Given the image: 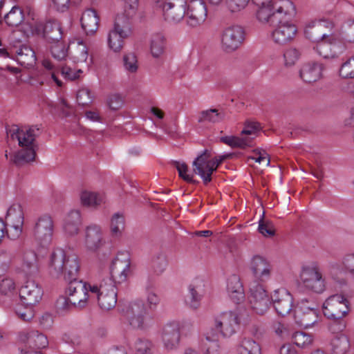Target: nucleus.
I'll use <instances>...</instances> for the list:
<instances>
[{"instance_id":"nucleus-1","label":"nucleus","mask_w":354,"mask_h":354,"mask_svg":"<svg viewBox=\"0 0 354 354\" xmlns=\"http://www.w3.org/2000/svg\"><path fill=\"white\" fill-rule=\"evenodd\" d=\"M39 131L37 126L19 128L13 125L7 129V136L12 140H17L19 149L12 157L11 161L17 166L35 160L36 156V141Z\"/></svg>"},{"instance_id":"nucleus-2","label":"nucleus","mask_w":354,"mask_h":354,"mask_svg":"<svg viewBox=\"0 0 354 354\" xmlns=\"http://www.w3.org/2000/svg\"><path fill=\"white\" fill-rule=\"evenodd\" d=\"M256 5L257 19L263 24L273 26L280 19L293 18L296 14L295 6L290 0H272Z\"/></svg>"},{"instance_id":"nucleus-3","label":"nucleus","mask_w":354,"mask_h":354,"mask_svg":"<svg viewBox=\"0 0 354 354\" xmlns=\"http://www.w3.org/2000/svg\"><path fill=\"white\" fill-rule=\"evenodd\" d=\"M80 264L77 256L71 251L61 248L55 249L51 254L49 272L54 277L63 275L65 280L77 276Z\"/></svg>"},{"instance_id":"nucleus-4","label":"nucleus","mask_w":354,"mask_h":354,"mask_svg":"<svg viewBox=\"0 0 354 354\" xmlns=\"http://www.w3.org/2000/svg\"><path fill=\"white\" fill-rule=\"evenodd\" d=\"M239 324V317L232 311H225L216 315L214 318V327L208 329L204 334L205 339L218 347L219 335L230 337L236 332Z\"/></svg>"},{"instance_id":"nucleus-5","label":"nucleus","mask_w":354,"mask_h":354,"mask_svg":"<svg viewBox=\"0 0 354 354\" xmlns=\"http://www.w3.org/2000/svg\"><path fill=\"white\" fill-rule=\"evenodd\" d=\"M77 277L71 278L66 290L67 297H60L57 300V306L63 310L72 308H82L86 306L88 297H91L89 291V283L77 280Z\"/></svg>"},{"instance_id":"nucleus-6","label":"nucleus","mask_w":354,"mask_h":354,"mask_svg":"<svg viewBox=\"0 0 354 354\" xmlns=\"http://www.w3.org/2000/svg\"><path fill=\"white\" fill-rule=\"evenodd\" d=\"M147 306L142 300H136L129 306L126 317L130 325L134 328H143L146 327L151 317L147 308H154L159 303V297L153 292H149L147 295Z\"/></svg>"},{"instance_id":"nucleus-7","label":"nucleus","mask_w":354,"mask_h":354,"mask_svg":"<svg viewBox=\"0 0 354 354\" xmlns=\"http://www.w3.org/2000/svg\"><path fill=\"white\" fill-rule=\"evenodd\" d=\"M350 303L343 295L335 294L328 297L323 304V313L329 319L337 321L338 330L345 328L343 318L349 311Z\"/></svg>"},{"instance_id":"nucleus-8","label":"nucleus","mask_w":354,"mask_h":354,"mask_svg":"<svg viewBox=\"0 0 354 354\" xmlns=\"http://www.w3.org/2000/svg\"><path fill=\"white\" fill-rule=\"evenodd\" d=\"M261 130V127L259 122L246 121L239 136H223L220 138V140L232 148L244 149L252 147L253 141Z\"/></svg>"},{"instance_id":"nucleus-9","label":"nucleus","mask_w":354,"mask_h":354,"mask_svg":"<svg viewBox=\"0 0 354 354\" xmlns=\"http://www.w3.org/2000/svg\"><path fill=\"white\" fill-rule=\"evenodd\" d=\"M91 297L97 298L99 306L104 310L113 309L117 303L115 284L111 279L102 280L99 285L89 286Z\"/></svg>"},{"instance_id":"nucleus-10","label":"nucleus","mask_w":354,"mask_h":354,"mask_svg":"<svg viewBox=\"0 0 354 354\" xmlns=\"http://www.w3.org/2000/svg\"><path fill=\"white\" fill-rule=\"evenodd\" d=\"M301 284L306 289L317 293L325 290V279L317 263H311L301 267L299 274Z\"/></svg>"},{"instance_id":"nucleus-11","label":"nucleus","mask_w":354,"mask_h":354,"mask_svg":"<svg viewBox=\"0 0 354 354\" xmlns=\"http://www.w3.org/2000/svg\"><path fill=\"white\" fill-rule=\"evenodd\" d=\"M130 33L128 20L123 17H118L113 28L109 31L107 37L109 48L115 53H120L124 47V39Z\"/></svg>"},{"instance_id":"nucleus-12","label":"nucleus","mask_w":354,"mask_h":354,"mask_svg":"<svg viewBox=\"0 0 354 354\" xmlns=\"http://www.w3.org/2000/svg\"><path fill=\"white\" fill-rule=\"evenodd\" d=\"M153 6L160 8L165 20L178 23L185 16L186 0H153Z\"/></svg>"},{"instance_id":"nucleus-13","label":"nucleus","mask_w":354,"mask_h":354,"mask_svg":"<svg viewBox=\"0 0 354 354\" xmlns=\"http://www.w3.org/2000/svg\"><path fill=\"white\" fill-rule=\"evenodd\" d=\"M245 39V32L240 26H230L224 28L221 35V44L223 50L232 53L238 49Z\"/></svg>"},{"instance_id":"nucleus-14","label":"nucleus","mask_w":354,"mask_h":354,"mask_svg":"<svg viewBox=\"0 0 354 354\" xmlns=\"http://www.w3.org/2000/svg\"><path fill=\"white\" fill-rule=\"evenodd\" d=\"M54 232V222L48 214L39 216L32 228V236L35 241L41 246L50 243Z\"/></svg>"},{"instance_id":"nucleus-15","label":"nucleus","mask_w":354,"mask_h":354,"mask_svg":"<svg viewBox=\"0 0 354 354\" xmlns=\"http://www.w3.org/2000/svg\"><path fill=\"white\" fill-rule=\"evenodd\" d=\"M279 21L273 25L275 27L272 31L271 38L275 44L285 45L295 39L297 34V28L290 19Z\"/></svg>"},{"instance_id":"nucleus-16","label":"nucleus","mask_w":354,"mask_h":354,"mask_svg":"<svg viewBox=\"0 0 354 354\" xmlns=\"http://www.w3.org/2000/svg\"><path fill=\"white\" fill-rule=\"evenodd\" d=\"M6 220L8 237L11 239L19 238L22 233L24 220L21 205L18 203L12 205L8 209Z\"/></svg>"},{"instance_id":"nucleus-17","label":"nucleus","mask_w":354,"mask_h":354,"mask_svg":"<svg viewBox=\"0 0 354 354\" xmlns=\"http://www.w3.org/2000/svg\"><path fill=\"white\" fill-rule=\"evenodd\" d=\"M131 258L127 252L118 254L111 266L110 278L113 283L125 282L131 274Z\"/></svg>"},{"instance_id":"nucleus-18","label":"nucleus","mask_w":354,"mask_h":354,"mask_svg":"<svg viewBox=\"0 0 354 354\" xmlns=\"http://www.w3.org/2000/svg\"><path fill=\"white\" fill-rule=\"evenodd\" d=\"M249 301L254 312L263 315L270 306V299L263 285L254 282L250 288Z\"/></svg>"},{"instance_id":"nucleus-19","label":"nucleus","mask_w":354,"mask_h":354,"mask_svg":"<svg viewBox=\"0 0 354 354\" xmlns=\"http://www.w3.org/2000/svg\"><path fill=\"white\" fill-rule=\"evenodd\" d=\"M192 167L193 172L202 178L204 184L212 181V176L216 170L210 151L204 150L194 160Z\"/></svg>"},{"instance_id":"nucleus-20","label":"nucleus","mask_w":354,"mask_h":354,"mask_svg":"<svg viewBox=\"0 0 354 354\" xmlns=\"http://www.w3.org/2000/svg\"><path fill=\"white\" fill-rule=\"evenodd\" d=\"M186 23L192 28L201 26L207 16V6L203 0H191L185 12Z\"/></svg>"},{"instance_id":"nucleus-21","label":"nucleus","mask_w":354,"mask_h":354,"mask_svg":"<svg viewBox=\"0 0 354 354\" xmlns=\"http://www.w3.org/2000/svg\"><path fill=\"white\" fill-rule=\"evenodd\" d=\"M333 28L331 22L320 20L309 23L305 28V37L313 42H319L330 35Z\"/></svg>"},{"instance_id":"nucleus-22","label":"nucleus","mask_w":354,"mask_h":354,"mask_svg":"<svg viewBox=\"0 0 354 354\" xmlns=\"http://www.w3.org/2000/svg\"><path fill=\"white\" fill-rule=\"evenodd\" d=\"M104 244L105 239L100 225L91 224L85 228L84 245L87 250L96 252Z\"/></svg>"},{"instance_id":"nucleus-23","label":"nucleus","mask_w":354,"mask_h":354,"mask_svg":"<svg viewBox=\"0 0 354 354\" xmlns=\"http://www.w3.org/2000/svg\"><path fill=\"white\" fill-rule=\"evenodd\" d=\"M32 32L42 35L48 42L58 41L62 38V27L59 21L50 20L44 25L35 22Z\"/></svg>"},{"instance_id":"nucleus-24","label":"nucleus","mask_w":354,"mask_h":354,"mask_svg":"<svg viewBox=\"0 0 354 354\" xmlns=\"http://www.w3.org/2000/svg\"><path fill=\"white\" fill-rule=\"evenodd\" d=\"M41 287L34 280H27L19 290V296L23 304L32 306L37 304L42 297Z\"/></svg>"},{"instance_id":"nucleus-25","label":"nucleus","mask_w":354,"mask_h":354,"mask_svg":"<svg viewBox=\"0 0 354 354\" xmlns=\"http://www.w3.org/2000/svg\"><path fill=\"white\" fill-rule=\"evenodd\" d=\"M295 320L304 328H310L318 322L319 315L317 309L301 304L295 310Z\"/></svg>"},{"instance_id":"nucleus-26","label":"nucleus","mask_w":354,"mask_h":354,"mask_svg":"<svg viewBox=\"0 0 354 354\" xmlns=\"http://www.w3.org/2000/svg\"><path fill=\"white\" fill-rule=\"evenodd\" d=\"M272 301L277 313L281 316L289 314L292 308V297L285 288L275 290L272 295Z\"/></svg>"},{"instance_id":"nucleus-27","label":"nucleus","mask_w":354,"mask_h":354,"mask_svg":"<svg viewBox=\"0 0 354 354\" xmlns=\"http://www.w3.org/2000/svg\"><path fill=\"white\" fill-rule=\"evenodd\" d=\"M250 269L257 280L263 282L270 278L272 267L266 258L256 255L250 261Z\"/></svg>"},{"instance_id":"nucleus-28","label":"nucleus","mask_w":354,"mask_h":354,"mask_svg":"<svg viewBox=\"0 0 354 354\" xmlns=\"http://www.w3.org/2000/svg\"><path fill=\"white\" fill-rule=\"evenodd\" d=\"M19 340L25 344L26 348L24 351L39 350L46 347L48 344L47 337L37 330L23 331L19 333Z\"/></svg>"},{"instance_id":"nucleus-29","label":"nucleus","mask_w":354,"mask_h":354,"mask_svg":"<svg viewBox=\"0 0 354 354\" xmlns=\"http://www.w3.org/2000/svg\"><path fill=\"white\" fill-rule=\"evenodd\" d=\"M162 338L164 346L167 350L176 349L179 345L180 339L179 324L176 322L167 324L162 329Z\"/></svg>"},{"instance_id":"nucleus-30","label":"nucleus","mask_w":354,"mask_h":354,"mask_svg":"<svg viewBox=\"0 0 354 354\" xmlns=\"http://www.w3.org/2000/svg\"><path fill=\"white\" fill-rule=\"evenodd\" d=\"M323 66L315 62L304 63L299 70V77L306 83H313L322 77Z\"/></svg>"},{"instance_id":"nucleus-31","label":"nucleus","mask_w":354,"mask_h":354,"mask_svg":"<svg viewBox=\"0 0 354 354\" xmlns=\"http://www.w3.org/2000/svg\"><path fill=\"white\" fill-rule=\"evenodd\" d=\"M205 282L200 279H194L189 286V294L185 302L191 308L196 309L200 306V301L204 293Z\"/></svg>"},{"instance_id":"nucleus-32","label":"nucleus","mask_w":354,"mask_h":354,"mask_svg":"<svg viewBox=\"0 0 354 354\" xmlns=\"http://www.w3.org/2000/svg\"><path fill=\"white\" fill-rule=\"evenodd\" d=\"M337 40L330 34L328 37L317 42L316 50L318 54L325 59L333 58L337 56Z\"/></svg>"},{"instance_id":"nucleus-33","label":"nucleus","mask_w":354,"mask_h":354,"mask_svg":"<svg viewBox=\"0 0 354 354\" xmlns=\"http://www.w3.org/2000/svg\"><path fill=\"white\" fill-rule=\"evenodd\" d=\"M227 290L231 299L236 304L243 301L244 290L240 279L236 275H232L227 279Z\"/></svg>"},{"instance_id":"nucleus-34","label":"nucleus","mask_w":354,"mask_h":354,"mask_svg":"<svg viewBox=\"0 0 354 354\" xmlns=\"http://www.w3.org/2000/svg\"><path fill=\"white\" fill-rule=\"evenodd\" d=\"M81 25L87 35L95 32L99 25V17L96 11L93 9L85 10L81 17Z\"/></svg>"},{"instance_id":"nucleus-35","label":"nucleus","mask_w":354,"mask_h":354,"mask_svg":"<svg viewBox=\"0 0 354 354\" xmlns=\"http://www.w3.org/2000/svg\"><path fill=\"white\" fill-rule=\"evenodd\" d=\"M37 271V255L32 250L25 251L21 256V263L18 272L31 275Z\"/></svg>"},{"instance_id":"nucleus-36","label":"nucleus","mask_w":354,"mask_h":354,"mask_svg":"<svg viewBox=\"0 0 354 354\" xmlns=\"http://www.w3.org/2000/svg\"><path fill=\"white\" fill-rule=\"evenodd\" d=\"M17 62L24 67H30L36 62L35 51L27 46H21L15 51Z\"/></svg>"},{"instance_id":"nucleus-37","label":"nucleus","mask_w":354,"mask_h":354,"mask_svg":"<svg viewBox=\"0 0 354 354\" xmlns=\"http://www.w3.org/2000/svg\"><path fill=\"white\" fill-rule=\"evenodd\" d=\"M81 204L88 207H97L104 203V196L102 194L89 190H82L80 194Z\"/></svg>"},{"instance_id":"nucleus-38","label":"nucleus","mask_w":354,"mask_h":354,"mask_svg":"<svg viewBox=\"0 0 354 354\" xmlns=\"http://www.w3.org/2000/svg\"><path fill=\"white\" fill-rule=\"evenodd\" d=\"M166 47L165 37L160 32L153 34L150 39V53L155 58L161 57L165 53Z\"/></svg>"},{"instance_id":"nucleus-39","label":"nucleus","mask_w":354,"mask_h":354,"mask_svg":"<svg viewBox=\"0 0 354 354\" xmlns=\"http://www.w3.org/2000/svg\"><path fill=\"white\" fill-rule=\"evenodd\" d=\"M237 352L239 354H261V348L253 338L244 337L237 346Z\"/></svg>"},{"instance_id":"nucleus-40","label":"nucleus","mask_w":354,"mask_h":354,"mask_svg":"<svg viewBox=\"0 0 354 354\" xmlns=\"http://www.w3.org/2000/svg\"><path fill=\"white\" fill-rule=\"evenodd\" d=\"M81 224V215L78 211H71L67 216L64 229L69 236H73L78 233Z\"/></svg>"},{"instance_id":"nucleus-41","label":"nucleus","mask_w":354,"mask_h":354,"mask_svg":"<svg viewBox=\"0 0 354 354\" xmlns=\"http://www.w3.org/2000/svg\"><path fill=\"white\" fill-rule=\"evenodd\" d=\"M122 66L127 74H136L139 68L138 59L136 53H125L122 58Z\"/></svg>"},{"instance_id":"nucleus-42","label":"nucleus","mask_w":354,"mask_h":354,"mask_svg":"<svg viewBox=\"0 0 354 354\" xmlns=\"http://www.w3.org/2000/svg\"><path fill=\"white\" fill-rule=\"evenodd\" d=\"M332 271L349 272L354 275V254L345 255L340 262L331 264Z\"/></svg>"},{"instance_id":"nucleus-43","label":"nucleus","mask_w":354,"mask_h":354,"mask_svg":"<svg viewBox=\"0 0 354 354\" xmlns=\"http://www.w3.org/2000/svg\"><path fill=\"white\" fill-rule=\"evenodd\" d=\"M125 227V220L123 214L115 213L110 220V232L113 237L121 236Z\"/></svg>"},{"instance_id":"nucleus-44","label":"nucleus","mask_w":354,"mask_h":354,"mask_svg":"<svg viewBox=\"0 0 354 354\" xmlns=\"http://www.w3.org/2000/svg\"><path fill=\"white\" fill-rule=\"evenodd\" d=\"M225 114L216 109L203 111L198 118L199 122L218 123L224 119Z\"/></svg>"},{"instance_id":"nucleus-45","label":"nucleus","mask_w":354,"mask_h":354,"mask_svg":"<svg viewBox=\"0 0 354 354\" xmlns=\"http://www.w3.org/2000/svg\"><path fill=\"white\" fill-rule=\"evenodd\" d=\"M4 20L9 26H17L24 20V12L20 7L13 6L10 12L5 15Z\"/></svg>"},{"instance_id":"nucleus-46","label":"nucleus","mask_w":354,"mask_h":354,"mask_svg":"<svg viewBox=\"0 0 354 354\" xmlns=\"http://www.w3.org/2000/svg\"><path fill=\"white\" fill-rule=\"evenodd\" d=\"M330 345L333 353L342 354L349 348V341L346 335L340 333L333 338Z\"/></svg>"},{"instance_id":"nucleus-47","label":"nucleus","mask_w":354,"mask_h":354,"mask_svg":"<svg viewBox=\"0 0 354 354\" xmlns=\"http://www.w3.org/2000/svg\"><path fill=\"white\" fill-rule=\"evenodd\" d=\"M88 57V48L82 42L79 41L71 51V59L75 63H84Z\"/></svg>"},{"instance_id":"nucleus-48","label":"nucleus","mask_w":354,"mask_h":354,"mask_svg":"<svg viewBox=\"0 0 354 354\" xmlns=\"http://www.w3.org/2000/svg\"><path fill=\"white\" fill-rule=\"evenodd\" d=\"M292 341L297 346L305 348L313 344V337L310 334L299 331L292 335Z\"/></svg>"},{"instance_id":"nucleus-49","label":"nucleus","mask_w":354,"mask_h":354,"mask_svg":"<svg viewBox=\"0 0 354 354\" xmlns=\"http://www.w3.org/2000/svg\"><path fill=\"white\" fill-rule=\"evenodd\" d=\"M167 266V259L164 254H159L151 260V270L157 275L161 274L166 270Z\"/></svg>"},{"instance_id":"nucleus-50","label":"nucleus","mask_w":354,"mask_h":354,"mask_svg":"<svg viewBox=\"0 0 354 354\" xmlns=\"http://www.w3.org/2000/svg\"><path fill=\"white\" fill-rule=\"evenodd\" d=\"M301 57V53L295 48L286 49L283 53L284 65L286 67H291L298 62Z\"/></svg>"},{"instance_id":"nucleus-51","label":"nucleus","mask_w":354,"mask_h":354,"mask_svg":"<svg viewBox=\"0 0 354 354\" xmlns=\"http://www.w3.org/2000/svg\"><path fill=\"white\" fill-rule=\"evenodd\" d=\"M94 96L91 90L87 87L80 88L77 93V102L79 105L84 106L91 104Z\"/></svg>"},{"instance_id":"nucleus-52","label":"nucleus","mask_w":354,"mask_h":354,"mask_svg":"<svg viewBox=\"0 0 354 354\" xmlns=\"http://www.w3.org/2000/svg\"><path fill=\"white\" fill-rule=\"evenodd\" d=\"M339 73L342 78H354V56L342 63Z\"/></svg>"},{"instance_id":"nucleus-53","label":"nucleus","mask_w":354,"mask_h":354,"mask_svg":"<svg viewBox=\"0 0 354 354\" xmlns=\"http://www.w3.org/2000/svg\"><path fill=\"white\" fill-rule=\"evenodd\" d=\"M134 348L136 354H153V344L148 339H138L135 343Z\"/></svg>"},{"instance_id":"nucleus-54","label":"nucleus","mask_w":354,"mask_h":354,"mask_svg":"<svg viewBox=\"0 0 354 354\" xmlns=\"http://www.w3.org/2000/svg\"><path fill=\"white\" fill-rule=\"evenodd\" d=\"M54 45L51 46V53L53 57L57 60H62L65 59L67 55V48L66 44L60 40L58 41H53Z\"/></svg>"},{"instance_id":"nucleus-55","label":"nucleus","mask_w":354,"mask_h":354,"mask_svg":"<svg viewBox=\"0 0 354 354\" xmlns=\"http://www.w3.org/2000/svg\"><path fill=\"white\" fill-rule=\"evenodd\" d=\"M16 286L14 280L11 278H5L0 281V293L6 296H11L15 292Z\"/></svg>"},{"instance_id":"nucleus-56","label":"nucleus","mask_w":354,"mask_h":354,"mask_svg":"<svg viewBox=\"0 0 354 354\" xmlns=\"http://www.w3.org/2000/svg\"><path fill=\"white\" fill-rule=\"evenodd\" d=\"M253 155L248 158L254 160L256 162L259 164H265L268 166L270 163V159L268 153L262 149H257L252 151Z\"/></svg>"},{"instance_id":"nucleus-57","label":"nucleus","mask_w":354,"mask_h":354,"mask_svg":"<svg viewBox=\"0 0 354 354\" xmlns=\"http://www.w3.org/2000/svg\"><path fill=\"white\" fill-rule=\"evenodd\" d=\"M174 165L176 167L178 171L179 176L184 180L188 183H194L193 175L188 174V167L185 162H180L178 161L174 162Z\"/></svg>"},{"instance_id":"nucleus-58","label":"nucleus","mask_w":354,"mask_h":354,"mask_svg":"<svg viewBox=\"0 0 354 354\" xmlns=\"http://www.w3.org/2000/svg\"><path fill=\"white\" fill-rule=\"evenodd\" d=\"M249 0H226L225 3L231 12H238L244 9Z\"/></svg>"},{"instance_id":"nucleus-59","label":"nucleus","mask_w":354,"mask_h":354,"mask_svg":"<svg viewBox=\"0 0 354 354\" xmlns=\"http://www.w3.org/2000/svg\"><path fill=\"white\" fill-rule=\"evenodd\" d=\"M259 232L265 236H272L274 235L275 229L272 222L261 220L259 225Z\"/></svg>"},{"instance_id":"nucleus-60","label":"nucleus","mask_w":354,"mask_h":354,"mask_svg":"<svg viewBox=\"0 0 354 354\" xmlns=\"http://www.w3.org/2000/svg\"><path fill=\"white\" fill-rule=\"evenodd\" d=\"M123 99L118 94L110 95L107 99V104L112 110H118L123 106Z\"/></svg>"},{"instance_id":"nucleus-61","label":"nucleus","mask_w":354,"mask_h":354,"mask_svg":"<svg viewBox=\"0 0 354 354\" xmlns=\"http://www.w3.org/2000/svg\"><path fill=\"white\" fill-rule=\"evenodd\" d=\"M82 71L79 69L77 71H73L70 67L63 66L61 69L62 75L64 78L73 80L79 77V73Z\"/></svg>"},{"instance_id":"nucleus-62","label":"nucleus","mask_w":354,"mask_h":354,"mask_svg":"<svg viewBox=\"0 0 354 354\" xmlns=\"http://www.w3.org/2000/svg\"><path fill=\"white\" fill-rule=\"evenodd\" d=\"M18 316L25 322L30 321L35 316L34 311L32 309L31 306L30 308H26L24 310H18L17 311Z\"/></svg>"},{"instance_id":"nucleus-63","label":"nucleus","mask_w":354,"mask_h":354,"mask_svg":"<svg viewBox=\"0 0 354 354\" xmlns=\"http://www.w3.org/2000/svg\"><path fill=\"white\" fill-rule=\"evenodd\" d=\"M70 0H52V4L54 8L59 12H65L69 7Z\"/></svg>"},{"instance_id":"nucleus-64","label":"nucleus","mask_w":354,"mask_h":354,"mask_svg":"<svg viewBox=\"0 0 354 354\" xmlns=\"http://www.w3.org/2000/svg\"><path fill=\"white\" fill-rule=\"evenodd\" d=\"M279 354H298V353L293 345L284 344L280 347Z\"/></svg>"}]
</instances>
